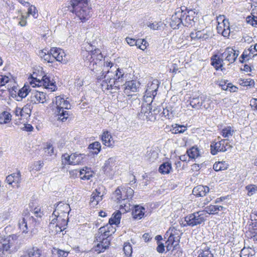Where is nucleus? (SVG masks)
Segmentation results:
<instances>
[{
    "mask_svg": "<svg viewBox=\"0 0 257 257\" xmlns=\"http://www.w3.org/2000/svg\"><path fill=\"white\" fill-rule=\"evenodd\" d=\"M31 89L29 85H25L22 88L19 90L17 94H15V98L17 101H21L23 98H25L30 92Z\"/></svg>",
    "mask_w": 257,
    "mask_h": 257,
    "instance_id": "412c9836",
    "label": "nucleus"
},
{
    "mask_svg": "<svg viewBox=\"0 0 257 257\" xmlns=\"http://www.w3.org/2000/svg\"><path fill=\"white\" fill-rule=\"evenodd\" d=\"M101 141L102 144L109 148H112L114 146V142L112 139L110 133L108 131H105L101 136Z\"/></svg>",
    "mask_w": 257,
    "mask_h": 257,
    "instance_id": "6ab92c4d",
    "label": "nucleus"
},
{
    "mask_svg": "<svg viewBox=\"0 0 257 257\" xmlns=\"http://www.w3.org/2000/svg\"><path fill=\"white\" fill-rule=\"evenodd\" d=\"M149 110H152L151 106L150 104L147 103L145 105H143L142 106L141 110L140 112L138 113V116L139 118H141L143 114L144 113H146L147 111H148Z\"/></svg>",
    "mask_w": 257,
    "mask_h": 257,
    "instance_id": "864d4df0",
    "label": "nucleus"
},
{
    "mask_svg": "<svg viewBox=\"0 0 257 257\" xmlns=\"http://www.w3.org/2000/svg\"><path fill=\"white\" fill-rule=\"evenodd\" d=\"M134 193V191L133 190V189H132L130 187H127L126 189L125 195L124 196V197L126 198V200L128 199L129 198H131L132 197Z\"/></svg>",
    "mask_w": 257,
    "mask_h": 257,
    "instance_id": "e2e57ef3",
    "label": "nucleus"
},
{
    "mask_svg": "<svg viewBox=\"0 0 257 257\" xmlns=\"http://www.w3.org/2000/svg\"><path fill=\"white\" fill-rule=\"evenodd\" d=\"M206 220L205 211H199L190 214L185 217L186 222L184 226H189L193 227L203 223Z\"/></svg>",
    "mask_w": 257,
    "mask_h": 257,
    "instance_id": "39448f33",
    "label": "nucleus"
},
{
    "mask_svg": "<svg viewBox=\"0 0 257 257\" xmlns=\"http://www.w3.org/2000/svg\"><path fill=\"white\" fill-rule=\"evenodd\" d=\"M123 250L125 255L130 256L133 252V248L130 243L125 242L124 243Z\"/></svg>",
    "mask_w": 257,
    "mask_h": 257,
    "instance_id": "de8ad7c7",
    "label": "nucleus"
},
{
    "mask_svg": "<svg viewBox=\"0 0 257 257\" xmlns=\"http://www.w3.org/2000/svg\"><path fill=\"white\" fill-rule=\"evenodd\" d=\"M21 173L18 171L17 173H13L6 178V181L9 184L12 185L13 187H19V184L21 182Z\"/></svg>",
    "mask_w": 257,
    "mask_h": 257,
    "instance_id": "2eb2a0df",
    "label": "nucleus"
},
{
    "mask_svg": "<svg viewBox=\"0 0 257 257\" xmlns=\"http://www.w3.org/2000/svg\"><path fill=\"white\" fill-rule=\"evenodd\" d=\"M83 59L85 61L86 65L93 71L101 70L103 66V55L99 49H95L94 50L85 51L83 54Z\"/></svg>",
    "mask_w": 257,
    "mask_h": 257,
    "instance_id": "f03ea898",
    "label": "nucleus"
},
{
    "mask_svg": "<svg viewBox=\"0 0 257 257\" xmlns=\"http://www.w3.org/2000/svg\"><path fill=\"white\" fill-rule=\"evenodd\" d=\"M102 199V196L100 195V192L95 190V191L93 192L91 195L90 204L92 206L94 207L97 205L98 202Z\"/></svg>",
    "mask_w": 257,
    "mask_h": 257,
    "instance_id": "393cba45",
    "label": "nucleus"
},
{
    "mask_svg": "<svg viewBox=\"0 0 257 257\" xmlns=\"http://www.w3.org/2000/svg\"><path fill=\"white\" fill-rule=\"evenodd\" d=\"M49 226L50 229L55 227V231L56 232V233H60L64 230V228H62V226H60L58 225L57 224L55 225V223H52V222L50 223Z\"/></svg>",
    "mask_w": 257,
    "mask_h": 257,
    "instance_id": "bf43d9fd",
    "label": "nucleus"
},
{
    "mask_svg": "<svg viewBox=\"0 0 257 257\" xmlns=\"http://www.w3.org/2000/svg\"><path fill=\"white\" fill-rule=\"evenodd\" d=\"M228 164L225 161L216 162L213 166L215 171L226 170L228 168Z\"/></svg>",
    "mask_w": 257,
    "mask_h": 257,
    "instance_id": "e433bc0d",
    "label": "nucleus"
},
{
    "mask_svg": "<svg viewBox=\"0 0 257 257\" xmlns=\"http://www.w3.org/2000/svg\"><path fill=\"white\" fill-rule=\"evenodd\" d=\"M225 209V208L222 206L220 205H210L207 206L205 208V213H206L209 214H217L218 212L220 211H223Z\"/></svg>",
    "mask_w": 257,
    "mask_h": 257,
    "instance_id": "b1692460",
    "label": "nucleus"
},
{
    "mask_svg": "<svg viewBox=\"0 0 257 257\" xmlns=\"http://www.w3.org/2000/svg\"><path fill=\"white\" fill-rule=\"evenodd\" d=\"M108 227L107 226L101 227L99 228V233L102 234V241L98 243L94 248V250L98 253L103 252L106 249L110 244L109 240L107 238L109 235V230H106Z\"/></svg>",
    "mask_w": 257,
    "mask_h": 257,
    "instance_id": "423d86ee",
    "label": "nucleus"
},
{
    "mask_svg": "<svg viewBox=\"0 0 257 257\" xmlns=\"http://www.w3.org/2000/svg\"><path fill=\"white\" fill-rule=\"evenodd\" d=\"M225 144V140H221L217 142H212L210 145L211 154L213 155H216L218 152H224L226 151L224 146Z\"/></svg>",
    "mask_w": 257,
    "mask_h": 257,
    "instance_id": "4468645a",
    "label": "nucleus"
},
{
    "mask_svg": "<svg viewBox=\"0 0 257 257\" xmlns=\"http://www.w3.org/2000/svg\"><path fill=\"white\" fill-rule=\"evenodd\" d=\"M113 195L114 196L115 201L117 202L120 203L121 200H123L124 201L126 200V198L122 196L121 191L119 189V188H117L115 192L113 193Z\"/></svg>",
    "mask_w": 257,
    "mask_h": 257,
    "instance_id": "a18cd8bd",
    "label": "nucleus"
},
{
    "mask_svg": "<svg viewBox=\"0 0 257 257\" xmlns=\"http://www.w3.org/2000/svg\"><path fill=\"white\" fill-rule=\"evenodd\" d=\"M74 118V116L72 111H65V121L70 122Z\"/></svg>",
    "mask_w": 257,
    "mask_h": 257,
    "instance_id": "69168bd1",
    "label": "nucleus"
},
{
    "mask_svg": "<svg viewBox=\"0 0 257 257\" xmlns=\"http://www.w3.org/2000/svg\"><path fill=\"white\" fill-rule=\"evenodd\" d=\"M9 80L8 76L0 75V87L4 86L9 81Z\"/></svg>",
    "mask_w": 257,
    "mask_h": 257,
    "instance_id": "0e129e2a",
    "label": "nucleus"
},
{
    "mask_svg": "<svg viewBox=\"0 0 257 257\" xmlns=\"http://www.w3.org/2000/svg\"><path fill=\"white\" fill-rule=\"evenodd\" d=\"M43 59L49 63H53L54 61V58L51 56L50 51H47V53Z\"/></svg>",
    "mask_w": 257,
    "mask_h": 257,
    "instance_id": "680f3d73",
    "label": "nucleus"
},
{
    "mask_svg": "<svg viewBox=\"0 0 257 257\" xmlns=\"http://www.w3.org/2000/svg\"><path fill=\"white\" fill-rule=\"evenodd\" d=\"M147 26L153 30H160L163 27V23L161 21L153 23L149 22Z\"/></svg>",
    "mask_w": 257,
    "mask_h": 257,
    "instance_id": "c03bdc74",
    "label": "nucleus"
},
{
    "mask_svg": "<svg viewBox=\"0 0 257 257\" xmlns=\"http://www.w3.org/2000/svg\"><path fill=\"white\" fill-rule=\"evenodd\" d=\"M31 212L36 217H41L42 214V213L41 212V209L39 207H35L33 210L31 211Z\"/></svg>",
    "mask_w": 257,
    "mask_h": 257,
    "instance_id": "774afa93",
    "label": "nucleus"
},
{
    "mask_svg": "<svg viewBox=\"0 0 257 257\" xmlns=\"http://www.w3.org/2000/svg\"><path fill=\"white\" fill-rule=\"evenodd\" d=\"M172 170V164L170 162L163 163L159 168V172L162 174H168Z\"/></svg>",
    "mask_w": 257,
    "mask_h": 257,
    "instance_id": "a878e982",
    "label": "nucleus"
},
{
    "mask_svg": "<svg viewBox=\"0 0 257 257\" xmlns=\"http://www.w3.org/2000/svg\"><path fill=\"white\" fill-rule=\"evenodd\" d=\"M25 218H27V222H28L29 227L30 228L34 227L36 223V219L34 218L33 216H26Z\"/></svg>",
    "mask_w": 257,
    "mask_h": 257,
    "instance_id": "3c124183",
    "label": "nucleus"
},
{
    "mask_svg": "<svg viewBox=\"0 0 257 257\" xmlns=\"http://www.w3.org/2000/svg\"><path fill=\"white\" fill-rule=\"evenodd\" d=\"M54 103L53 113L51 120L54 124L58 125L59 123L63 124L64 119V98L63 96L55 97Z\"/></svg>",
    "mask_w": 257,
    "mask_h": 257,
    "instance_id": "7ed1b4c3",
    "label": "nucleus"
},
{
    "mask_svg": "<svg viewBox=\"0 0 257 257\" xmlns=\"http://www.w3.org/2000/svg\"><path fill=\"white\" fill-rule=\"evenodd\" d=\"M185 13L184 18H182V25L185 27H190L195 25L194 18H191L189 15L187 14L185 11L183 14Z\"/></svg>",
    "mask_w": 257,
    "mask_h": 257,
    "instance_id": "473e14b6",
    "label": "nucleus"
},
{
    "mask_svg": "<svg viewBox=\"0 0 257 257\" xmlns=\"http://www.w3.org/2000/svg\"><path fill=\"white\" fill-rule=\"evenodd\" d=\"M101 146L99 142H94L89 145L88 149L93 155H97L101 151Z\"/></svg>",
    "mask_w": 257,
    "mask_h": 257,
    "instance_id": "cd10ccee",
    "label": "nucleus"
},
{
    "mask_svg": "<svg viewBox=\"0 0 257 257\" xmlns=\"http://www.w3.org/2000/svg\"><path fill=\"white\" fill-rule=\"evenodd\" d=\"M240 84L243 86H253L254 84V81L252 79H240Z\"/></svg>",
    "mask_w": 257,
    "mask_h": 257,
    "instance_id": "6e6d98bb",
    "label": "nucleus"
},
{
    "mask_svg": "<svg viewBox=\"0 0 257 257\" xmlns=\"http://www.w3.org/2000/svg\"><path fill=\"white\" fill-rule=\"evenodd\" d=\"M42 254L41 250L37 247L33 246L28 248L25 255L29 257H40Z\"/></svg>",
    "mask_w": 257,
    "mask_h": 257,
    "instance_id": "c85d7f7f",
    "label": "nucleus"
},
{
    "mask_svg": "<svg viewBox=\"0 0 257 257\" xmlns=\"http://www.w3.org/2000/svg\"><path fill=\"white\" fill-rule=\"evenodd\" d=\"M234 133L233 130L230 126H228L222 130L221 135L224 138L232 137Z\"/></svg>",
    "mask_w": 257,
    "mask_h": 257,
    "instance_id": "79ce46f5",
    "label": "nucleus"
},
{
    "mask_svg": "<svg viewBox=\"0 0 257 257\" xmlns=\"http://www.w3.org/2000/svg\"><path fill=\"white\" fill-rule=\"evenodd\" d=\"M245 190L247 191V195L251 196L257 193V186L253 184H249L245 186Z\"/></svg>",
    "mask_w": 257,
    "mask_h": 257,
    "instance_id": "37998d69",
    "label": "nucleus"
},
{
    "mask_svg": "<svg viewBox=\"0 0 257 257\" xmlns=\"http://www.w3.org/2000/svg\"><path fill=\"white\" fill-rule=\"evenodd\" d=\"M124 85V88L127 93H129L128 90L135 92L137 91L140 84L136 80H131L125 82Z\"/></svg>",
    "mask_w": 257,
    "mask_h": 257,
    "instance_id": "4be33fe9",
    "label": "nucleus"
},
{
    "mask_svg": "<svg viewBox=\"0 0 257 257\" xmlns=\"http://www.w3.org/2000/svg\"><path fill=\"white\" fill-rule=\"evenodd\" d=\"M211 64L215 68L216 70L220 69L223 71V70H225V69L223 67V58H220L217 55H214L211 57Z\"/></svg>",
    "mask_w": 257,
    "mask_h": 257,
    "instance_id": "a211bd4d",
    "label": "nucleus"
},
{
    "mask_svg": "<svg viewBox=\"0 0 257 257\" xmlns=\"http://www.w3.org/2000/svg\"><path fill=\"white\" fill-rule=\"evenodd\" d=\"M190 104L194 108L208 109L212 107V100L206 95L202 94L197 97L190 98Z\"/></svg>",
    "mask_w": 257,
    "mask_h": 257,
    "instance_id": "20e7f679",
    "label": "nucleus"
},
{
    "mask_svg": "<svg viewBox=\"0 0 257 257\" xmlns=\"http://www.w3.org/2000/svg\"><path fill=\"white\" fill-rule=\"evenodd\" d=\"M62 49L57 48H52L50 50L51 56L57 61L61 62L63 60V55L61 54ZM63 53V52H62Z\"/></svg>",
    "mask_w": 257,
    "mask_h": 257,
    "instance_id": "bb28decb",
    "label": "nucleus"
},
{
    "mask_svg": "<svg viewBox=\"0 0 257 257\" xmlns=\"http://www.w3.org/2000/svg\"><path fill=\"white\" fill-rule=\"evenodd\" d=\"M211 36L212 32L207 29H203L195 32H192L190 34L191 39L195 41H204L211 37Z\"/></svg>",
    "mask_w": 257,
    "mask_h": 257,
    "instance_id": "1a4fd4ad",
    "label": "nucleus"
},
{
    "mask_svg": "<svg viewBox=\"0 0 257 257\" xmlns=\"http://www.w3.org/2000/svg\"><path fill=\"white\" fill-rule=\"evenodd\" d=\"M84 154L76 153L72 154L65 157V164L68 163V165H75L81 164L83 161Z\"/></svg>",
    "mask_w": 257,
    "mask_h": 257,
    "instance_id": "9b49d317",
    "label": "nucleus"
},
{
    "mask_svg": "<svg viewBox=\"0 0 257 257\" xmlns=\"http://www.w3.org/2000/svg\"><path fill=\"white\" fill-rule=\"evenodd\" d=\"M52 253L54 255H57V257H60L64 255V250L54 247L52 248Z\"/></svg>",
    "mask_w": 257,
    "mask_h": 257,
    "instance_id": "13d9d810",
    "label": "nucleus"
},
{
    "mask_svg": "<svg viewBox=\"0 0 257 257\" xmlns=\"http://www.w3.org/2000/svg\"><path fill=\"white\" fill-rule=\"evenodd\" d=\"M69 4L67 10L75 13L82 22L91 17V8L88 4V0H71Z\"/></svg>",
    "mask_w": 257,
    "mask_h": 257,
    "instance_id": "f257e3e1",
    "label": "nucleus"
},
{
    "mask_svg": "<svg viewBox=\"0 0 257 257\" xmlns=\"http://www.w3.org/2000/svg\"><path fill=\"white\" fill-rule=\"evenodd\" d=\"M12 119V115L7 111H4L0 114V124L9 122Z\"/></svg>",
    "mask_w": 257,
    "mask_h": 257,
    "instance_id": "4c0bfd02",
    "label": "nucleus"
},
{
    "mask_svg": "<svg viewBox=\"0 0 257 257\" xmlns=\"http://www.w3.org/2000/svg\"><path fill=\"white\" fill-rule=\"evenodd\" d=\"M36 81L38 82L36 85L38 86H43L45 88L50 89L51 91H53L55 89L56 86L54 83L51 81L50 78L47 75L43 76L41 80L36 78Z\"/></svg>",
    "mask_w": 257,
    "mask_h": 257,
    "instance_id": "ddd939ff",
    "label": "nucleus"
},
{
    "mask_svg": "<svg viewBox=\"0 0 257 257\" xmlns=\"http://www.w3.org/2000/svg\"><path fill=\"white\" fill-rule=\"evenodd\" d=\"M28 15H31L34 18H37L38 17V11L36 9V8L34 6H31L28 9Z\"/></svg>",
    "mask_w": 257,
    "mask_h": 257,
    "instance_id": "4d7b16f0",
    "label": "nucleus"
},
{
    "mask_svg": "<svg viewBox=\"0 0 257 257\" xmlns=\"http://www.w3.org/2000/svg\"><path fill=\"white\" fill-rule=\"evenodd\" d=\"M187 154L189 158L195 159L200 156V151L197 146H193L187 151Z\"/></svg>",
    "mask_w": 257,
    "mask_h": 257,
    "instance_id": "72a5a7b5",
    "label": "nucleus"
},
{
    "mask_svg": "<svg viewBox=\"0 0 257 257\" xmlns=\"http://www.w3.org/2000/svg\"><path fill=\"white\" fill-rule=\"evenodd\" d=\"M178 237L179 236L175 237L173 234H171L168 238V242L172 244V245H173V249H176L177 246L179 245V242L180 238Z\"/></svg>",
    "mask_w": 257,
    "mask_h": 257,
    "instance_id": "ea45409f",
    "label": "nucleus"
},
{
    "mask_svg": "<svg viewBox=\"0 0 257 257\" xmlns=\"http://www.w3.org/2000/svg\"><path fill=\"white\" fill-rule=\"evenodd\" d=\"M44 163L43 161H39L35 162L34 163L33 167H32V169L35 170L36 171H39L41 169V168L43 166Z\"/></svg>",
    "mask_w": 257,
    "mask_h": 257,
    "instance_id": "052dcab7",
    "label": "nucleus"
},
{
    "mask_svg": "<svg viewBox=\"0 0 257 257\" xmlns=\"http://www.w3.org/2000/svg\"><path fill=\"white\" fill-rule=\"evenodd\" d=\"M116 161L115 157L109 158L107 161H105L104 165L103 167L104 172L108 171L111 169V168Z\"/></svg>",
    "mask_w": 257,
    "mask_h": 257,
    "instance_id": "58836bf2",
    "label": "nucleus"
},
{
    "mask_svg": "<svg viewBox=\"0 0 257 257\" xmlns=\"http://www.w3.org/2000/svg\"><path fill=\"white\" fill-rule=\"evenodd\" d=\"M209 191V188L207 186L198 185L194 187L192 193L196 197H203Z\"/></svg>",
    "mask_w": 257,
    "mask_h": 257,
    "instance_id": "aec40b11",
    "label": "nucleus"
},
{
    "mask_svg": "<svg viewBox=\"0 0 257 257\" xmlns=\"http://www.w3.org/2000/svg\"><path fill=\"white\" fill-rule=\"evenodd\" d=\"M187 130V127L185 125L175 124L172 125L171 131L173 134H182Z\"/></svg>",
    "mask_w": 257,
    "mask_h": 257,
    "instance_id": "c9c22d12",
    "label": "nucleus"
},
{
    "mask_svg": "<svg viewBox=\"0 0 257 257\" xmlns=\"http://www.w3.org/2000/svg\"><path fill=\"white\" fill-rule=\"evenodd\" d=\"M121 216V213L119 210L113 213L112 217L109 219V223L110 226L112 224H119L120 223Z\"/></svg>",
    "mask_w": 257,
    "mask_h": 257,
    "instance_id": "c756f323",
    "label": "nucleus"
},
{
    "mask_svg": "<svg viewBox=\"0 0 257 257\" xmlns=\"http://www.w3.org/2000/svg\"><path fill=\"white\" fill-rule=\"evenodd\" d=\"M238 55L237 53L232 48L228 47L225 51L221 54L222 58H224L225 60L228 61L229 63H233L236 59Z\"/></svg>",
    "mask_w": 257,
    "mask_h": 257,
    "instance_id": "f8f14e48",
    "label": "nucleus"
},
{
    "mask_svg": "<svg viewBox=\"0 0 257 257\" xmlns=\"http://www.w3.org/2000/svg\"><path fill=\"white\" fill-rule=\"evenodd\" d=\"M252 51H253L250 47L247 50H244L241 55L240 56V58L242 59H247L246 60H248L249 59L251 58V55H250V53H252Z\"/></svg>",
    "mask_w": 257,
    "mask_h": 257,
    "instance_id": "603ef678",
    "label": "nucleus"
},
{
    "mask_svg": "<svg viewBox=\"0 0 257 257\" xmlns=\"http://www.w3.org/2000/svg\"><path fill=\"white\" fill-rule=\"evenodd\" d=\"M124 73L122 69L118 68L116 71L114 78L119 83L123 81Z\"/></svg>",
    "mask_w": 257,
    "mask_h": 257,
    "instance_id": "09e8293b",
    "label": "nucleus"
},
{
    "mask_svg": "<svg viewBox=\"0 0 257 257\" xmlns=\"http://www.w3.org/2000/svg\"><path fill=\"white\" fill-rule=\"evenodd\" d=\"M210 249V246H208L206 243H203L197 251V257H214Z\"/></svg>",
    "mask_w": 257,
    "mask_h": 257,
    "instance_id": "dca6fc26",
    "label": "nucleus"
},
{
    "mask_svg": "<svg viewBox=\"0 0 257 257\" xmlns=\"http://www.w3.org/2000/svg\"><path fill=\"white\" fill-rule=\"evenodd\" d=\"M248 238L252 239L254 241H257V228H252L247 232Z\"/></svg>",
    "mask_w": 257,
    "mask_h": 257,
    "instance_id": "5fc2aeb1",
    "label": "nucleus"
},
{
    "mask_svg": "<svg viewBox=\"0 0 257 257\" xmlns=\"http://www.w3.org/2000/svg\"><path fill=\"white\" fill-rule=\"evenodd\" d=\"M187 11L185 7H181L178 8L176 12L172 16L170 22V27L173 29H179L181 25H182V18H184L185 13L184 11Z\"/></svg>",
    "mask_w": 257,
    "mask_h": 257,
    "instance_id": "0eeeda50",
    "label": "nucleus"
},
{
    "mask_svg": "<svg viewBox=\"0 0 257 257\" xmlns=\"http://www.w3.org/2000/svg\"><path fill=\"white\" fill-rule=\"evenodd\" d=\"M159 82L157 79H155L151 82L149 83L146 90L147 97L154 98L157 95V92L159 88Z\"/></svg>",
    "mask_w": 257,
    "mask_h": 257,
    "instance_id": "9d476101",
    "label": "nucleus"
},
{
    "mask_svg": "<svg viewBox=\"0 0 257 257\" xmlns=\"http://www.w3.org/2000/svg\"><path fill=\"white\" fill-rule=\"evenodd\" d=\"M33 106L32 104L29 102L27 103L22 108H21L22 117L27 119L30 116Z\"/></svg>",
    "mask_w": 257,
    "mask_h": 257,
    "instance_id": "7c9ffc66",
    "label": "nucleus"
},
{
    "mask_svg": "<svg viewBox=\"0 0 257 257\" xmlns=\"http://www.w3.org/2000/svg\"><path fill=\"white\" fill-rule=\"evenodd\" d=\"M162 113L165 117L168 119L173 117L175 114L173 107L170 104L168 105L165 108H163Z\"/></svg>",
    "mask_w": 257,
    "mask_h": 257,
    "instance_id": "f704fd0d",
    "label": "nucleus"
},
{
    "mask_svg": "<svg viewBox=\"0 0 257 257\" xmlns=\"http://www.w3.org/2000/svg\"><path fill=\"white\" fill-rule=\"evenodd\" d=\"M145 212V207L139 205H135L132 212L133 218L135 220H140L144 217Z\"/></svg>",
    "mask_w": 257,
    "mask_h": 257,
    "instance_id": "f3484780",
    "label": "nucleus"
},
{
    "mask_svg": "<svg viewBox=\"0 0 257 257\" xmlns=\"http://www.w3.org/2000/svg\"><path fill=\"white\" fill-rule=\"evenodd\" d=\"M46 93L37 90H33L31 92V95L28 99V101L32 104L38 103H44L47 101Z\"/></svg>",
    "mask_w": 257,
    "mask_h": 257,
    "instance_id": "6e6552de",
    "label": "nucleus"
},
{
    "mask_svg": "<svg viewBox=\"0 0 257 257\" xmlns=\"http://www.w3.org/2000/svg\"><path fill=\"white\" fill-rule=\"evenodd\" d=\"M152 112L151 110H149L147 111L146 113H144L141 118L144 120L146 119L147 120H151L150 116L152 115Z\"/></svg>",
    "mask_w": 257,
    "mask_h": 257,
    "instance_id": "338daca9",
    "label": "nucleus"
},
{
    "mask_svg": "<svg viewBox=\"0 0 257 257\" xmlns=\"http://www.w3.org/2000/svg\"><path fill=\"white\" fill-rule=\"evenodd\" d=\"M10 237L3 240V248L0 247V257H6L5 251L8 250L11 247L10 243Z\"/></svg>",
    "mask_w": 257,
    "mask_h": 257,
    "instance_id": "2f4dec72",
    "label": "nucleus"
},
{
    "mask_svg": "<svg viewBox=\"0 0 257 257\" xmlns=\"http://www.w3.org/2000/svg\"><path fill=\"white\" fill-rule=\"evenodd\" d=\"M93 172L90 168L85 167V172L84 176L81 177L82 180H89L93 176Z\"/></svg>",
    "mask_w": 257,
    "mask_h": 257,
    "instance_id": "8fccbe9b",
    "label": "nucleus"
},
{
    "mask_svg": "<svg viewBox=\"0 0 257 257\" xmlns=\"http://www.w3.org/2000/svg\"><path fill=\"white\" fill-rule=\"evenodd\" d=\"M137 42V47L141 50H145L148 46V43L145 39H139Z\"/></svg>",
    "mask_w": 257,
    "mask_h": 257,
    "instance_id": "49530a36",
    "label": "nucleus"
},
{
    "mask_svg": "<svg viewBox=\"0 0 257 257\" xmlns=\"http://www.w3.org/2000/svg\"><path fill=\"white\" fill-rule=\"evenodd\" d=\"M104 79L107 82V84L110 87V89L115 88V89H119L120 84L117 82L113 76L109 75H105L104 76Z\"/></svg>",
    "mask_w": 257,
    "mask_h": 257,
    "instance_id": "5701e85b",
    "label": "nucleus"
},
{
    "mask_svg": "<svg viewBox=\"0 0 257 257\" xmlns=\"http://www.w3.org/2000/svg\"><path fill=\"white\" fill-rule=\"evenodd\" d=\"M27 221V218L24 217L21 220H20L19 222L20 229L24 233H27L28 231L29 227Z\"/></svg>",
    "mask_w": 257,
    "mask_h": 257,
    "instance_id": "a19ab883",
    "label": "nucleus"
}]
</instances>
